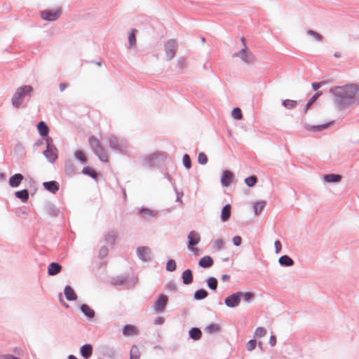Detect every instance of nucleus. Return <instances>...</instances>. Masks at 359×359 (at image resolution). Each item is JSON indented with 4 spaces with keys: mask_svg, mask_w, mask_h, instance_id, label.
I'll return each mask as SVG.
<instances>
[{
    "mask_svg": "<svg viewBox=\"0 0 359 359\" xmlns=\"http://www.w3.org/2000/svg\"><path fill=\"white\" fill-rule=\"evenodd\" d=\"M62 270V266L57 262H51L48 266V273L49 276H55Z\"/></svg>",
    "mask_w": 359,
    "mask_h": 359,
    "instance_id": "21",
    "label": "nucleus"
},
{
    "mask_svg": "<svg viewBox=\"0 0 359 359\" xmlns=\"http://www.w3.org/2000/svg\"><path fill=\"white\" fill-rule=\"evenodd\" d=\"M37 130L41 136H48V134L49 133V128L44 121H40L37 124Z\"/></svg>",
    "mask_w": 359,
    "mask_h": 359,
    "instance_id": "31",
    "label": "nucleus"
},
{
    "mask_svg": "<svg viewBox=\"0 0 359 359\" xmlns=\"http://www.w3.org/2000/svg\"><path fill=\"white\" fill-rule=\"evenodd\" d=\"M140 353L139 348L136 345H133L130 348V359H140Z\"/></svg>",
    "mask_w": 359,
    "mask_h": 359,
    "instance_id": "45",
    "label": "nucleus"
},
{
    "mask_svg": "<svg viewBox=\"0 0 359 359\" xmlns=\"http://www.w3.org/2000/svg\"><path fill=\"white\" fill-rule=\"evenodd\" d=\"M189 336L191 339L198 341L202 337V332L198 327H191L189 331Z\"/></svg>",
    "mask_w": 359,
    "mask_h": 359,
    "instance_id": "28",
    "label": "nucleus"
},
{
    "mask_svg": "<svg viewBox=\"0 0 359 359\" xmlns=\"http://www.w3.org/2000/svg\"><path fill=\"white\" fill-rule=\"evenodd\" d=\"M231 210V207L230 204H226L222 208L221 212V219L222 222H226L230 218Z\"/></svg>",
    "mask_w": 359,
    "mask_h": 359,
    "instance_id": "30",
    "label": "nucleus"
},
{
    "mask_svg": "<svg viewBox=\"0 0 359 359\" xmlns=\"http://www.w3.org/2000/svg\"><path fill=\"white\" fill-rule=\"evenodd\" d=\"M81 355L85 359H88L93 355V346L86 344L80 348Z\"/></svg>",
    "mask_w": 359,
    "mask_h": 359,
    "instance_id": "16",
    "label": "nucleus"
},
{
    "mask_svg": "<svg viewBox=\"0 0 359 359\" xmlns=\"http://www.w3.org/2000/svg\"><path fill=\"white\" fill-rule=\"evenodd\" d=\"M33 90L32 86L29 85H23L18 88L11 98L13 107L15 109L20 108L25 97L30 98L32 97Z\"/></svg>",
    "mask_w": 359,
    "mask_h": 359,
    "instance_id": "2",
    "label": "nucleus"
},
{
    "mask_svg": "<svg viewBox=\"0 0 359 359\" xmlns=\"http://www.w3.org/2000/svg\"><path fill=\"white\" fill-rule=\"evenodd\" d=\"M205 281L207 286L210 290L215 291L217 289L218 281L216 278L210 276L208 277Z\"/></svg>",
    "mask_w": 359,
    "mask_h": 359,
    "instance_id": "36",
    "label": "nucleus"
},
{
    "mask_svg": "<svg viewBox=\"0 0 359 359\" xmlns=\"http://www.w3.org/2000/svg\"><path fill=\"white\" fill-rule=\"evenodd\" d=\"M323 94L322 91H318L315 93L308 101L309 104H312L314 103L317 99Z\"/></svg>",
    "mask_w": 359,
    "mask_h": 359,
    "instance_id": "60",
    "label": "nucleus"
},
{
    "mask_svg": "<svg viewBox=\"0 0 359 359\" xmlns=\"http://www.w3.org/2000/svg\"><path fill=\"white\" fill-rule=\"evenodd\" d=\"M234 175L230 170H226L223 171L221 177V184L224 187H228L232 182Z\"/></svg>",
    "mask_w": 359,
    "mask_h": 359,
    "instance_id": "11",
    "label": "nucleus"
},
{
    "mask_svg": "<svg viewBox=\"0 0 359 359\" xmlns=\"http://www.w3.org/2000/svg\"><path fill=\"white\" fill-rule=\"evenodd\" d=\"M234 57H240L241 60L246 65H251L255 60L254 54L248 49L247 46H244L242 48L233 54Z\"/></svg>",
    "mask_w": 359,
    "mask_h": 359,
    "instance_id": "3",
    "label": "nucleus"
},
{
    "mask_svg": "<svg viewBox=\"0 0 359 359\" xmlns=\"http://www.w3.org/2000/svg\"><path fill=\"white\" fill-rule=\"evenodd\" d=\"M182 162L184 166L187 169H190L191 168V160L190 156L187 154H184L182 158Z\"/></svg>",
    "mask_w": 359,
    "mask_h": 359,
    "instance_id": "50",
    "label": "nucleus"
},
{
    "mask_svg": "<svg viewBox=\"0 0 359 359\" xmlns=\"http://www.w3.org/2000/svg\"><path fill=\"white\" fill-rule=\"evenodd\" d=\"M214 264L213 259L209 256L206 255L201 258L198 261V266L201 268L208 269L211 267Z\"/></svg>",
    "mask_w": 359,
    "mask_h": 359,
    "instance_id": "18",
    "label": "nucleus"
},
{
    "mask_svg": "<svg viewBox=\"0 0 359 359\" xmlns=\"http://www.w3.org/2000/svg\"><path fill=\"white\" fill-rule=\"evenodd\" d=\"M332 123H333V121H330L326 123L316 125V126H311V125L306 124V125H305V128L310 131L319 132V131H322V130L327 128Z\"/></svg>",
    "mask_w": 359,
    "mask_h": 359,
    "instance_id": "17",
    "label": "nucleus"
},
{
    "mask_svg": "<svg viewBox=\"0 0 359 359\" xmlns=\"http://www.w3.org/2000/svg\"><path fill=\"white\" fill-rule=\"evenodd\" d=\"M43 187L46 190L52 194H55L60 189L59 183L54 180L44 182L43 183Z\"/></svg>",
    "mask_w": 359,
    "mask_h": 359,
    "instance_id": "14",
    "label": "nucleus"
},
{
    "mask_svg": "<svg viewBox=\"0 0 359 359\" xmlns=\"http://www.w3.org/2000/svg\"><path fill=\"white\" fill-rule=\"evenodd\" d=\"M137 255L143 262H151L152 260L151 250L149 247L142 246L137 248Z\"/></svg>",
    "mask_w": 359,
    "mask_h": 359,
    "instance_id": "9",
    "label": "nucleus"
},
{
    "mask_svg": "<svg viewBox=\"0 0 359 359\" xmlns=\"http://www.w3.org/2000/svg\"><path fill=\"white\" fill-rule=\"evenodd\" d=\"M128 278V276H124V275L118 276L112 278L111 280V283L114 285H122L126 282Z\"/></svg>",
    "mask_w": 359,
    "mask_h": 359,
    "instance_id": "34",
    "label": "nucleus"
},
{
    "mask_svg": "<svg viewBox=\"0 0 359 359\" xmlns=\"http://www.w3.org/2000/svg\"><path fill=\"white\" fill-rule=\"evenodd\" d=\"M65 170L66 174L69 176H73L76 173V168L73 162L70 160L65 162Z\"/></svg>",
    "mask_w": 359,
    "mask_h": 359,
    "instance_id": "25",
    "label": "nucleus"
},
{
    "mask_svg": "<svg viewBox=\"0 0 359 359\" xmlns=\"http://www.w3.org/2000/svg\"><path fill=\"white\" fill-rule=\"evenodd\" d=\"M139 213L142 215L146 219H149L151 217H156L157 215V211L152 210L147 208H142L140 210Z\"/></svg>",
    "mask_w": 359,
    "mask_h": 359,
    "instance_id": "27",
    "label": "nucleus"
},
{
    "mask_svg": "<svg viewBox=\"0 0 359 359\" xmlns=\"http://www.w3.org/2000/svg\"><path fill=\"white\" fill-rule=\"evenodd\" d=\"M232 242L233 243L234 245L236 246H240L241 245V243H242V238L241 236H235L233 238H232Z\"/></svg>",
    "mask_w": 359,
    "mask_h": 359,
    "instance_id": "62",
    "label": "nucleus"
},
{
    "mask_svg": "<svg viewBox=\"0 0 359 359\" xmlns=\"http://www.w3.org/2000/svg\"><path fill=\"white\" fill-rule=\"evenodd\" d=\"M254 297V294L251 292H243L242 295V297H243L244 300L248 303H250Z\"/></svg>",
    "mask_w": 359,
    "mask_h": 359,
    "instance_id": "57",
    "label": "nucleus"
},
{
    "mask_svg": "<svg viewBox=\"0 0 359 359\" xmlns=\"http://www.w3.org/2000/svg\"><path fill=\"white\" fill-rule=\"evenodd\" d=\"M88 142L93 151H95L96 149H98L100 146H102L98 140L93 136L89 137Z\"/></svg>",
    "mask_w": 359,
    "mask_h": 359,
    "instance_id": "44",
    "label": "nucleus"
},
{
    "mask_svg": "<svg viewBox=\"0 0 359 359\" xmlns=\"http://www.w3.org/2000/svg\"><path fill=\"white\" fill-rule=\"evenodd\" d=\"M198 162L199 164L205 165L208 163V157L203 152H200L198 156Z\"/></svg>",
    "mask_w": 359,
    "mask_h": 359,
    "instance_id": "52",
    "label": "nucleus"
},
{
    "mask_svg": "<svg viewBox=\"0 0 359 359\" xmlns=\"http://www.w3.org/2000/svg\"><path fill=\"white\" fill-rule=\"evenodd\" d=\"M323 178L326 182L334 183L339 182L341 180L342 177L339 174L332 173L323 175Z\"/></svg>",
    "mask_w": 359,
    "mask_h": 359,
    "instance_id": "23",
    "label": "nucleus"
},
{
    "mask_svg": "<svg viewBox=\"0 0 359 359\" xmlns=\"http://www.w3.org/2000/svg\"><path fill=\"white\" fill-rule=\"evenodd\" d=\"M208 296V292L205 289H199L195 291L194 298L195 300L200 301L205 299Z\"/></svg>",
    "mask_w": 359,
    "mask_h": 359,
    "instance_id": "37",
    "label": "nucleus"
},
{
    "mask_svg": "<svg viewBox=\"0 0 359 359\" xmlns=\"http://www.w3.org/2000/svg\"><path fill=\"white\" fill-rule=\"evenodd\" d=\"M266 334V330L262 327H258L255 329L254 332L255 337H262Z\"/></svg>",
    "mask_w": 359,
    "mask_h": 359,
    "instance_id": "49",
    "label": "nucleus"
},
{
    "mask_svg": "<svg viewBox=\"0 0 359 359\" xmlns=\"http://www.w3.org/2000/svg\"><path fill=\"white\" fill-rule=\"evenodd\" d=\"M306 33L310 35V36H312L314 37V39L318 41H321L323 39V36L321 34H320L319 33L315 32L314 30H312V29H307L306 30Z\"/></svg>",
    "mask_w": 359,
    "mask_h": 359,
    "instance_id": "51",
    "label": "nucleus"
},
{
    "mask_svg": "<svg viewBox=\"0 0 359 359\" xmlns=\"http://www.w3.org/2000/svg\"><path fill=\"white\" fill-rule=\"evenodd\" d=\"M15 196L17 198L20 199L22 202L25 203L29 199V191L27 189H25L20 190V191H15Z\"/></svg>",
    "mask_w": 359,
    "mask_h": 359,
    "instance_id": "32",
    "label": "nucleus"
},
{
    "mask_svg": "<svg viewBox=\"0 0 359 359\" xmlns=\"http://www.w3.org/2000/svg\"><path fill=\"white\" fill-rule=\"evenodd\" d=\"M43 154L50 163H54L58 157V150L57 148L46 149Z\"/></svg>",
    "mask_w": 359,
    "mask_h": 359,
    "instance_id": "12",
    "label": "nucleus"
},
{
    "mask_svg": "<svg viewBox=\"0 0 359 359\" xmlns=\"http://www.w3.org/2000/svg\"><path fill=\"white\" fill-rule=\"evenodd\" d=\"M243 292L238 291L226 297L224 299V304L229 308H235L239 305L241 301Z\"/></svg>",
    "mask_w": 359,
    "mask_h": 359,
    "instance_id": "5",
    "label": "nucleus"
},
{
    "mask_svg": "<svg viewBox=\"0 0 359 359\" xmlns=\"http://www.w3.org/2000/svg\"><path fill=\"white\" fill-rule=\"evenodd\" d=\"M201 241V236L199 233L195 231H191L188 235V249L196 253L198 249L194 247V245H197Z\"/></svg>",
    "mask_w": 359,
    "mask_h": 359,
    "instance_id": "7",
    "label": "nucleus"
},
{
    "mask_svg": "<svg viewBox=\"0 0 359 359\" xmlns=\"http://www.w3.org/2000/svg\"><path fill=\"white\" fill-rule=\"evenodd\" d=\"M136 29H132L130 33L128 35V42L130 48H133L136 46Z\"/></svg>",
    "mask_w": 359,
    "mask_h": 359,
    "instance_id": "42",
    "label": "nucleus"
},
{
    "mask_svg": "<svg viewBox=\"0 0 359 359\" xmlns=\"http://www.w3.org/2000/svg\"><path fill=\"white\" fill-rule=\"evenodd\" d=\"M182 283L184 285H190L193 283V272L191 269H188L184 271L182 273Z\"/></svg>",
    "mask_w": 359,
    "mask_h": 359,
    "instance_id": "20",
    "label": "nucleus"
},
{
    "mask_svg": "<svg viewBox=\"0 0 359 359\" xmlns=\"http://www.w3.org/2000/svg\"><path fill=\"white\" fill-rule=\"evenodd\" d=\"M257 346V341L254 339L249 340L246 344V349L248 351H253Z\"/></svg>",
    "mask_w": 359,
    "mask_h": 359,
    "instance_id": "53",
    "label": "nucleus"
},
{
    "mask_svg": "<svg viewBox=\"0 0 359 359\" xmlns=\"http://www.w3.org/2000/svg\"><path fill=\"white\" fill-rule=\"evenodd\" d=\"M266 202L265 201H259L255 203L254 211L256 215H259L265 208Z\"/></svg>",
    "mask_w": 359,
    "mask_h": 359,
    "instance_id": "39",
    "label": "nucleus"
},
{
    "mask_svg": "<svg viewBox=\"0 0 359 359\" xmlns=\"http://www.w3.org/2000/svg\"><path fill=\"white\" fill-rule=\"evenodd\" d=\"M329 92L334 97V104L340 110L353 104H359V84L334 86L330 88Z\"/></svg>",
    "mask_w": 359,
    "mask_h": 359,
    "instance_id": "1",
    "label": "nucleus"
},
{
    "mask_svg": "<svg viewBox=\"0 0 359 359\" xmlns=\"http://www.w3.org/2000/svg\"><path fill=\"white\" fill-rule=\"evenodd\" d=\"M23 179H24V177L20 173H16V174L12 175L9 178V181H8L10 187H13V188L18 187L20 186V183L22 182V181L23 180Z\"/></svg>",
    "mask_w": 359,
    "mask_h": 359,
    "instance_id": "15",
    "label": "nucleus"
},
{
    "mask_svg": "<svg viewBox=\"0 0 359 359\" xmlns=\"http://www.w3.org/2000/svg\"><path fill=\"white\" fill-rule=\"evenodd\" d=\"M138 334V330L132 325H126L123 328V334L125 336H130Z\"/></svg>",
    "mask_w": 359,
    "mask_h": 359,
    "instance_id": "29",
    "label": "nucleus"
},
{
    "mask_svg": "<svg viewBox=\"0 0 359 359\" xmlns=\"http://www.w3.org/2000/svg\"><path fill=\"white\" fill-rule=\"evenodd\" d=\"M44 209L46 212L53 217H58L60 213V209L57 208L55 205L51 203H46L45 205Z\"/></svg>",
    "mask_w": 359,
    "mask_h": 359,
    "instance_id": "13",
    "label": "nucleus"
},
{
    "mask_svg": "<svg viewBox=\"0 0 359 359\" xmlns=\"http://www.w3.org/2000/svg\"><path fill=\"white\" fill-rule=\"evenodd\" d=\"M81 311L83 314L88 319H93L95 317V311L88 304H83L81 306Z\"/></svg>",
    "mask_w": 359,
    "mask_h": 359,
    "instance_id": "24",
    "label": "nucleus"
},
{
    "mask_svg": "<svg viewBox=\"0 0 359 359\" xmlns=\"http://www.w3.org/2000/svg\"><path fill=\"white\" fill-rule=\"evenodd\" d=\"M46 143V149H50V148H56V147L53 144V140L52 137L49 136H46L45 139Z\"/></svg>",
    "mask_w": 359,
    "mask_h": 359,
    "instance_id": "58",
    "label": "nucleus"
},
{
    "mask_svg": "<svg viewBox=\"0 0 359 359\" xmlns=\"http://www.w3.org/2000/svg\"><path fill=\"white\" fill-rule=\"evenodd\" d=\"M214 248L219 251L224 248V241L222 239L216 240L213 243Z\"/></svg>",
    "mask_w": 359,
    "mask_h": 359,
    "instance_id": "56",
    "label": "nucleus"
},
{
    "mask_svg": "<svg viewBox=\"0 0 359 359\" xmlns=\"http://www.w3.org/2000/svg\"><path fill=\"white\" fill-rule=\"evenodd\" d=\"M278 263L280 266L288 267L294 265V260L287 255H282L278 259Z\"/></svg>",
    "mask_w": 359,
    "mask_h": 359,
    "instance_id": "22",
    "label": "nucleus"
},
{
    "mask_svg": "<svg viewBox=\"0 0 359 359\" xmlns=\"http://www.w3.org/2000/svg\"><path fill=\"white\" fill-rule=\"evenodd\" d=\"M161 156L158 154H153L146 158L145 161L147 165L149 166H155L157 164V162L159 161Z\"/></svg>",
    "mask_w": 359,
    "mask_h": 359,
    "instance_id": "33",
    "label": "nucleus"
},
{
    "mask_svg": "<svg viewBox=\"0 0 359 359\" xmlns=\"http://www.w3.org/2000/svg\"><path fill=\"white\" fill-rule=\"evenodd\" d=\"M205 332L208 334H213L221 330V326L217 323H211L205 328Z\"/></svg>",
    "mask_w": 359,
    "mask_h": 359,
    "instance_id": "38",
    "label": "nucleus"
},
{
    "mask_svg": "<svg viewBox=\"0 0 359 359\" xmlns=\"http://www.w3.org/2000/svg\"><path fill=\"white\" fill-rule=\"evenodd\" d=\"M93 152L98 157L100 161L104 163L108 161L107 154L102 146H100L98 149H96L95 151H93Z\"/></svg>",
    "mask_w": 359,
    "mask_h": 359,
    "instance_id": "26",
    "label": "nucleus"
},
{
    "mask_svg": "<svg viewBox=\"0 0 359 359\" xmlns=\"http://www.w3.org/2000/svg\"><path fill=\"white\" fill-rule=\"evenodd\" d=\"M231 116L236 120H241L243 118L242 111L239 107H235L231 111Z\"/></svg>",
    "mask_w": 359,
    "mask_h": 359,
    "instance_id": "47",
    "label": "nucleus"
},
{
    "mask_svg": "<svg viewBox=\"0 0 359 359\" xmlns=\"http://www.w3.org/2000/svg\"><path fill=\"white\" fill-rule=\"evenodd\" d=\"M173 189L175 191V194H176V201L178 202V203H180L181 204H182V201L181 200V198L183 196L184 194L182 191H180L175 184H173Z\"/></svg>",
    "mask_w": 359,
    "mask_h": 359,
    "instance_id": "55",
    "label": "nucleus"
},
{
    "mask_svg": "<svg viewBox=\"0 0 359 359\" xmlns=\"http://www.w3.org/2000/svg\"><path fill=\"white\" fill-rule=\"evenodd\" d=\"M64 294L67 300L72 302L77 299V295L74 289L70 285H66L64 290Z\"/></svg>",
    "mask_w": 359,
    "mask_h": 359,
    "instance_id": "19",
    "label": "nucleus"
},
{
    "mask_svg": "<svg viewBox=\"0 0 359 359\" xmlns=\"http://www.w3.org/2000/svg\"><path fill=\"white\" fill-rule=\"evenodd\" d=\"M176 262L174 259H170L167 262L165 269L168 271L172 272L176 270Z\"/></svg>",
    "mask_w": 359,
    "mask_h": 359,
    "instance_id": "48",
    "label": "nucleus"
},
{
    "mask_svg": "<svg viewBox=\"0 0 359 359\" xmlns=\"http://www.w3.org/2000/svg\"><path fill=\"white\" fill-rule=\"evenodd\" d=\"M168 302V297L163 294L158 296L154 304V309L157 313H161L165 310V308Z\"/></svg>",
    "mask_w": 359,
    "mask_h": 359,
    "instance_id": "10",
    "label": "nucleus"
},
{
    "mask_svg": "<svg viewBox=\"0 0 359 359\" xmlns=\"http://www.w3.org/2000/svg\"><path fill=\"white\" fill-rule=\"evenodd\" d=\"M325 82H314L312 83V88L313 90L316 91L318 90L323 85H324Z\"/></svg>",
    "mask_w": 359,
    "mask_h": 359,
    "instance_id": "64",
    "label": "nucleus"
},
{
    "mask_svg": "<svg viewBox=\"0 0 359 359\" xmlns=\"http://www.w3.org/2000/svg\"><path fill=\"white\" fill-rule=\"evenodd\" d=\"M274 245H275L276 253V254L280 253L281 251V248H282V244H281L280 241L278 240H276L274 243Z\"/></svg>",
    "mask_w": 359,
    "mask_h": 359,
    "instance_id": "63",
    "label": "nucleus"
},
{
    "mask_svg": "<svg viewBox=\"0 0 359 359\" xmlns=\"http://www.w3.org/2000/svg\"><path fill=\"white\" fill-rule=\"evenodd\" d=\"M62 11L60 8L56 10H44L41 12V17L43 20L47 21H55L57 20Z\"/></svg>",
    "mask_w": 359,
    "mask_h": 359,
    "instance_id": "8",
    "label": "nucleus"
},
{
    "mask_svg": "<svg viewBox=\"0 0 359 359\" xmlns=\"http://www.w3.org/2000/svg\"><path fill=\"white\" fill-rule=\"evenodd\" d=\"M282 105L284 107H285L286 109H294L297 107V102L295 100L287 99V100H283L282 101Z\"/></svg>",
    "mask_w": 359,
    "mask_h": 359,
    "instance_id": "43",
    "label": "nucleus"
},
{
    "mask_svg": "<svg viewBox=\"0 0 359 359\" xmlns=\"http://www.w3.org/2000/svg\"><path fill=\"white\" fill-rule=\"evenodd\" d=\"M109 250L106 246H102L99 250V258L102 259L108 255Z\"/></svg>",
    "mask_w": 359,
    "mask_h": 359,
    "instance_id": "54",
    "label": "nucleus"
},
{
    "mask_svg": "<svg viewBox=\"0 0 359 359\" xmlns=\"http://www.w3.org/2000/svg\"><path fill=\"white\" fill-rule=\"evenodd\" d=\"M257 182V177L255 175H251L245 179V183L249 187H253Z\"/></svg>",
    "mask_w": 359,
    "mask_h": 359,
    "instance_id": "46",
    "label": "nucleus"
},
{
    "mask_svg": "<svg viewBox=\"0 0 359 359\" xmlns=\"http://www.w3.org/2000/svg\"><path fill=\"white\" fill-rule=\"evenodd\" d=\"M116 238V236L114 231H111L104 236V240L107 243L113 245L115 243Z\"/></svg>",
    "mask_w": 359,
    "mask_h": 359,
    "instance_id": "40",
    "label": "nucleus"
},
{
    "mask_svg": "<svg viewBox=\"0 0 359 359\" xmlns=\"http://www.w3.org/2000/svg\"><path fill=\"white\" fill-rule=\"evenodd\" d=\"M109 144L111 148L120 151H123L127 147L126 141L122 139H119L114 135H111L109 137Z\"/></svg>",
    "mask_w": 359,
    "mask_h": 359,
    "instance_id": "6",
    "label": "nucleus"
},
{
    "mask_svg": "<svg viewBox=\"0 0 359 359\" xmlns=\"http://www.w3.org/2000/svg\"><path fill=\"white\" fill-rule=\"evenodd\" d=\"M81 172L83 175H88V176L90 177L93 179H97V176H98V174H97V171L95 169H93V168L89 167V166L84 167L82 169Z\"/></svg>",
    "mask_w": 359,
    "mask_h": 359,
    "instance_id": "35",
    "label": "nucleus"
},
{
    "mask_svg": "<svg viewBox=\"0 0 359 359\" xmlns=\"http://www.w3.org/2000/svg\"><path fill=\"white\" fill-rule=\"evenodd\" d=\"M177 43L176 40L171 39L166 41L164 45V50L168 61L172 60L176 54L177 49Z\"/></svg>",
    "mask_w": 359,
    "mask_h": 359,
    "instance_id": "4",
    "label": "nucleus"
},
{
    "mask_svg": "<svg viewBox=\"0 0 359 359\" xmlns=\"http://www.w3.org/2000/svg\"><path fill=\"white\" fill-rule=\"evenodd\" d=\"M166 288L168 290L173 291V292H176L177 290L176 284L172 281H170L167 284Z\"/></svg>",
    "mask_w": 359,
    "mask_h": 359,
    "instance_id": "61",
    "label": "nucleus"
},
{
    "mask_svg": "<svg viewBox=\"0 0 359 359\" xmlns=\"http://www.w3.org/2000/svg\"><path fill=\"white\" fill-rule=\"evenodd\" d=\"M74 156L81 163L86 164L87 163V158L82 150H77L74 153Z\"/></svg>",
    "mask_w": 359,
    "mask_h": 359,
    "instance_id": "41",
    "label": "nucleus"
},
{
    "mask_svg": "<svg viewBox=\"0 0 359 359\" xmlns=\"http://www.w3.org/2000/svg\"><path fill=\"white\" fill-rule=\"evenodd\" d=\"M185 67V59L183 57H180L178 59L176 68L179 69L181 72Z\"/></svg>",
    "mask_w": 359,
    "mask_h": 359,
    "instance_id": "59",
    "label": "nucleus"
}]
</instances>
